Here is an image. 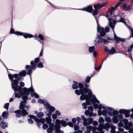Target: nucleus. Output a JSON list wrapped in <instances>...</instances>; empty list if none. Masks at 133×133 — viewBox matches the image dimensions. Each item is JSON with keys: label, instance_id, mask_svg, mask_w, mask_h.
Here are the masks:
<instances>
[{"label": "nucleus", "instance_id": "obj_1", "mask_svg": "<svg viewBox=\"0 0 133 133\" xmlns=\"http://www.w3.org/2000/svg\"><path fill=\"white\" fill-rule=\"evenodd\" d=\"M26 74V71L23 70L20 72L18 74H15L12 75L11 74L8 75L9 78L11 82V88L14 90L15 92L14 94L15 97L19 98L22 96L23 100L28 99V96L30 92V89L31 87L28 89L25 87L22 88V87L24 86V83L21 82L19 83L20 86L18 85L19 82L21 80L22 77H25Z\"/></svg>", "mask_w": 133, "mask_h": 133}, {"label": "nucleus", "instance_id": "obj_2", "mask_svg": "<svg viewBox=\"0 0 133 133\" xmlns=\"http://www.w3.org/2000/svg\"><path fill=\"white\" fill-rule=\"evenodd\" d=\"M78 86L81 94L80 97L81 100L83 101L85 99L88 105L90 104L91 103H93L94 102L99 103V101L96 98L95 96L92 95L91 90L84 88V85L82 83H79Z\"/></svg>", "mask_w": 133, "mask_h": 133}, {"label": "nucleus", "instance_id": "obj_3", "mask_svg": "<svg viewBox=\"0 0 133 133\" xmlns=\"http://www.w3.org/2000/svg\"><path fill=\"white\" fill-rule=\"evenodd\" d=\"M23 101H22L20 103V105L19 106L20 109L21 110H18L15 111V112L16 114V116L17 117H19L21 116V115L22 116H25L28 115V114L26 111L24 109L25 107V104L27 102V100H23Z\"/></svg>", "mask_w": 133, "mask_h": 133}, {"label": "nucleus", "instance_id": "obj_4", "mask_svg": "<svg viewBox=\"0 0 133 133\" xmlns=\"http://www.w3.org/2000/svg\"><path fill=\"white\" fill-rule=\"evenodd\" d=\"M115 16V19H113L111 18H108L109 23V26L114 32L115 26L116 22H123L124 21V19L121 16L117 15Z\"/></svg>", "mask_w": 133, "mask_h": 133}, {"label": "nucleus", "instance_id": "obj_5", "mask_svg": "<svg viewBox=\"0 0 133 133\" xmlns=\"http://www.w3.org/2000/svg\"><path fill=\"white\" fill-rule=\"evenodd\" d=\"M39 58L38 57L36 58L35 59V61H31V65H27L25 66V69H30L28 70L27 74L30 75L31 74L32 70H35L37 64L39 62Z\"/></svg>", "mask_w": 133, "mask_h": 133}, {"label": "nucleus", "instance_id": "obj_6", "mask_svg": "<svg viewBox=\"0 0 133 133\" xmlns=\"http://www.w3.org/2000/svg\"><path fill=\"white\" fill-rule=\"evenodd\" d=\"M102 108L104 109L102 111H101L102 109H101L100 111H98V114L99 116L103 115L106 116L107 115V113H108V111H109L110 110L112 111L113 110V108L112 107H108L107 108L103 106H102Z\"/></svg>", "mask_w": 133, "mask_h": 133}, {"label": "nucleus", "instance_id": "obj_7", "mask_svg": "<svg viewBox=\"0 0 133 133\" xmlns=\"http://www.w3.org/2000/svg\"><path fill=\"white\" fill-rule=\"evenodd\" d=\"M44 105L45 107V108L47 112V113H46V115L51 116L52 113L55 110V108L54 107L50 106L48 103L44 104Z\"/></svg>", "mask_w": 133, "mask_h": 133}, {"label": "nucleus", "instance_id": "obj_8", "mask_svg": "<svg viewBox=\"0 0 133 133\" xmlns=\"http://www.w3.org/2000/svg\"><path fill=\"white\" fill-rule=\"evenodd\" d=\"M95 19L96 21V22L97 24V32H101L100 35L102 37L104 36L106 34L105 32L104 31V29L103 28H100L98 26V20L97 19L96 17H95Z\"/></svg>", "mask_w": 133, "mask_h": 133}, {"label": "nucleus", "instance_id": "obj_9", "mask_svg": "<svg viewBox=\"0 0 133 133\" xmlns=\"http://www.w3.org/2000/svg\"><path fill=\"white\" fill-rule=\"evenodd\" d=\"M54 127V130H55L56 133H60L61 122L59 119H57L56 120L55 124Z\"/></svg>", "mask_w": 133, "mask_h": 133}, {"label": "nucleus", "instance_id": "obj_10", "mask_svg": "<svg viewBox=\"0 0 133 133\" xmlns=\"http://www.w3.org/2000/svg\"><path fill=\"white\" fill-rule=\"evenodd\" d=\"M123 115L121 114L114 116L113 118V122L115 123H117L119 121L122 120Z\"/></svg>", "mask_w": 133, "mask_h": 133}, {"label": "nucleus", "instance_id": "obj_11", "mask_svg": "<svg viewBox=\"0 0 133 133\" xmlns=\"http://www.w3.org/2000/svg\"><path fill=\"white\" fill-rule=\"evenodd\" d=\"M88 110H85L84 113L86 115H88L89 117H91L93 115V107L91 106H89L88 107Z\"/></svg>", "mask_w": 133, "mask_h": 133}, {"label": "nucleus", "instance_id": "obj_12", "mask_svg": "<svg viewBox=\"0 0 133 133\" xmlns=\"http://www.w3.org/2000/svg\"><path fill=\"white\" fill-rule=\"evenodd\" d=\"M104 50L105 52L108 53L109 54H113L116 52V50L113 47H112L111 49L109 50L107 46H105Z\"/></svg>", "mask_w": 133, "mask_h": 133}, {"label": "nucleus", "instance_id": "obj_13", "mask_svg": "<svg viewBox=\"0 0 133 133\" xmlns=\"http://www.w3.org/2000/svg\"><path fill=\"white\" fill-rule=\"evenodd\" d=\"M112 124L107 123L105 124L99 126V128L101 129H104L107 130H108L109 128L112 126Z\"/></svg>", "mask_w": 133, "mask_h": 133}, {"label": "nucleus", "instance_id": "obj_14", "mask_svg": "<svg viewBox=\"0 0 133 133\" xmlns=\"http://www.w3.org/2000/svg\"><path fill=\"white\" fill-rule=\"evenodd\" d=\"M106 3H103L101 4L98 3L95 4L94 5V7L95 9L97 10L105 6L106 5Z\"/></svg>", "mask_w": 133, "mask_h": 133}, {"label": "nucleus", "instance_id": "obj_15", "mask_svg": "<svg viewBox=\"0 0 133 133\" xmlns=\"http://www.w3.org/2000/svg\"><path fill=\"white\" fill-rule=\"evenodd\" d=\"M119 112L120 113L124 114L126 117H128L130 116V111L129 110H126L125 109H121L119 110Z\"/></svg>", "mask_w": 133, "mask_h": 133}, {"label": "nucleus", "instance_id": "obj_16", "mask_svg": "<svg viewBox=\"0 0 133 133\" xmlns=\"http://www.w3.org/2000/svg\"><path fill=\"white\" fill-rule=\"evenodd\" d=\"M93 121V119L90 118H88L83 122V124L84 126H87L91 124Z\"/></svg>", "mask_w": 133, "mask_h": 133}, {"label": "nucleus", "instance_id": "obj_17", "mask_svg": "<svg viewBox=\"0 0 133 133\" xmlns=\"http://www.w3.org/2000/svg\"><path fill=\"white\" fill-rule=\"evenodd\" d=\"M102 129H101L99 127L98 128L95 127L93 129L92 133H104V131Z\"/></svg>", "mask_w": 133, "mask_h": 133}, {"label": "nucleus", "instance_id": "obj_18", "mask_svg": "<svg viewBox=\"0 0 133 133\" xmlns=\"http://www.w3.org/2000/svg\"><path fill=\"white\" fill-rule=\"evenodd\" d=\"M35 121L37 122L36 124H37L38 127L39 128H40V127H39V124L40 123L43 124L45 122V119L44 118H41L40 119H35Z\"/></svg>", "mask_w": 133, "mask_h": 133}, {"label": "nucleus", "instance_id": "obj_19", "mask_svg": "<svg viewBox=\"0 0 133 133\" xmlns=\"http://www.w3.org/2000/svg\"><path fill=\"white\" fill-rule=\"evenodd\" d=\"M111 8L109 9V11L110 15L113 14L114 16L118 15L119 11L118 9H114L113 11H111Z\"/></svg>", "mask_w": 133, "mask_h": 133}, {"label": "nucleus", "instance_id": "obj_20", "mask_svg": "<svg viewBox=\"0 0 133 133\" xmlns=\"http://www.w3.org/2000/svg\"><path fill=\"white\" fill-rule=\"evenodd\" d=\"M34 89L31 87L30 89V92H31V96L32 97L35 96L37 98H39V95L37 93L34 92Z\"/></svg>", "mask_w": 133, "mask_h": 133}, {"label": "nucleus", "instance_id": "obj_21", "mask_svg": "<svg viewBox=\"0 0 133 133\" xmlns=\"http://www.w3.org/2000/svg\"><path fill=\"white\" fill-rule=\"evenodd\" d=\"M10 32V33L11 34H15L16 35L18 36H22L23 34V33L21 32H19L18 31L15 32L13 28L11 29Z\"/></svg>", "mask_w": 133, "mask_h": 133}, {"label": "nucleus", "instance_id": "obj_22", "mask_svg": "<svg viewBox=\"0 0 133 133\" xmlns=\"http://www.w3.org/2000/svg\"><path fill=\"white\" fill-rule=\"evenodd\" d=\"M82 10L87 11L89 12H91L92 11L93 9L92 6L91 5H89L87 8H85L84 9H82Z\"/></svg>", "mask_w": 133, "mask_h": 133}, {"label": "nucleus", "instance_id": "obj_23", "mask_svg": "<svg viewBox=\"0 0 133 133\" xmlns=\"http://www.w3.org/2000/svg\"><path fill=\"white\" fill-rule=\"evenodd\" d=\"M111 111L110 110L108 112V114L110 116H116L118 115V112L116 110H114L112 112H111Z\"/></svg>", "mask_w": 133, "mask_h": 133}, {"label": "nucleus", "instance_id": "obj_24", "mask_svg": "<svg viewBox=\"0 0 133 133\" xmlns=\"http://www.w3.org/2000/svg\"><path fill=\"white\" fill-rule=\"evenodd\" d=\"M93 106L95 109H97L98 108V110L100 111L101 109L102 108V104H100L99 105L98 104L94 103L93 104Z\"/></svg>", "mask_w": 133, "mask_h": 133}, {"label": "nucleus", "instance_id": "obj_25", "mask_svg": "<svg viewBox=\"0 0 133 133\" xmlns=\"http://www.w3.org/2000/svg\"><path fill=\"white\" fill-rule=\"evenodd\" d=\"M23 34L22 35H23L24 38H30L33 37L34 36L31 34H25L23 33Z\"/></svg>", "mask_w": 133, "mask_h": 133}, {"label": "nucleus", "instance_id": "obj_26", "mask_svg": "<svg viewBox=\"0 0 133 133\" xmlns=\"http://www.w3.org/2000/svg\"><path fill=\"white\" fill-rule=\"evenodd\" d=\"M73 82L75 83L73 84L72 85V88L75 89H76L78 88V84L79 83H78L77 82H76L73 81Z\"/></svg>", "mask_w": 133, "mask_h": 133}, {"label": "nucleus", "instance_id": "obj_27", "mask_svg": "<svg viewBox=\"0 0 133 133\" xmlns=\"http://www.w3.org/2000/svg\"><path fill=\"white\" fill-rule=\"evenodd\" d=\"M9 115L8 112L7 111H4L3 112L2 114V116L4 118H6Z\"/></svg>", "mask_w": 133, "mask_h": 133}, {"label": "nucleus", "instance_id": "obj_28", "mask_svg": "<svg viewBox=\"0 0 133 133\" xmlns=\"http://www.w3.org/2000/svg\"><path fill=\"white\" fill-rule=\"evenodd\" d=\"M122 3V2H119L117 3L115 7H113L111 8V11H113L114 9L118 7Z\"/></svg>", "mask_w": 133, "mask_h": 133}, {"label": "nucleus", "instance_id": "obj_29", "mask_svg": "<svg viewBox=\"0 0 133 133\" xmlns=\"http://www.w3.org/2000/svg\"><path fill=\"white\" fill-rule=\"evenodd\" d=\"M123 8L126 10L129 11L131 9V8L130 6L127 5L125 4H124L123 6Z\"/></svg>", "mask_w": 133, "mask_h": 133}, {"label": "nucleus", "instance_id": "obj_30", "mask_svg": "<svg viewBox=\"0 0 133 133\" xmlns=\"http://www.w3.org/2000/svg\"><path fill=\"white\" fill-rule=\"evenodd\" d=\"M1 123L2 125L1 127L2 129H4L5 128L8 127V124L7 123L2 121Z\"/></svg>", "mask_w": 133, "mask_h": 133}, {"label": "nucleus", "instance_id": "obj_31", "mask_svg": "<svg viewBox=\"0 0 133 133\" xmlns=\"http://www.w3.org/2000/svg\"><path fill=\"white\" fill-rule=\"evenodd\" d=\"M97 42L98 43H101L103 42V39L100 37L99 35L97 36Z\"/></svg>", "mask_w": 133, "mask_h": 133}, {"label": "nucleus", "instance_id": "obj_32", "mask_svg": "<svg viewBox=\"0 0 133 133\" xmlns=\"http://www.w3.org/2000/svg\"><path fill=\"white\" fill-rule=\"evenodd\" d=\"M105 120L106 122L108 123H109V124H111L112 123V122L111 121V120L110 118H109L108 117H106L105 116Z\"/></svg>", "mask_w": 133, "mask_h": 133}, {"label": "nucleus", "instance_id": "obj_33", "mask_svg": "<svg viewBox=\"0 0 133 133\" xmlns=\"http://www.w3.org/2000/svg\"><path fill=\"white\" fill-rule=\"evenodd\" d=\"M104 119L102 117H100L99 119V122L100 123L99 125H103L104 122Z\"/></svg>", "mask_w": 133, "mask_h": 133}, {"label": "nucleus", "instance_id": "obj_34", "mask_svg": "<svg viewBox=\"0 0 133 133\" xmlns=\"http://www.w3.org/2000/svg\"><path fill=\"white\" fill-rule=\"evenodd\" d=\"M48 116V117H46L45 118L46 121L48 124L51 122V119L50 118L51 116Z\"/></svg>", "mask_w": 133, "mask_h": 133}, {"label": "nucleus", "instance_id": "obj_35", "mask_svg": "<svg viewBox=\"0 0 133 133\" xmlns=\"http://www.w3.org/2000/svg\"><path fill=\"white\" fill-rule=\"evenodd\" d=\"M44 115V114L42 112H40L37 114V116L39 118H41Z\"/></svg>", "mask_w": 133, "mask_h": 133}, {"label": "nucleus", "instance_id": "obj_36", "mask_svg": "<svg viewBox=\"0 0 133 133\" xmlns=\"http://www.w3.org/2000/svg\"><path fill=\"white\" fill-rule=\"evenodd\" d=\"M133 124L132 122H130L128 123L126 127V128L127 129L129 128L132 127Z\"/></svg>", "mask_w": 133, "mask_h": 133}, {"label": "nucleus", "instance_id": "obj_37", "mask_svg": "<svg viewBox=\"0 0 133 133\" xmlns=\"http://www.w3.org/2000/svg\"><path fill=\"white\" fill-rule=\"evenodd\" d=\"M95 50V47L94 46L91 47H90L89 48V52L92 53Z\"/></svg>", "mask_w": 133, "mask_h": 133}, {"label": "nucleus", "instance_id": "obj_38", "mask_svg": "<svg viewBox=\"0 0 133 133\" xmlns=\"http://www.w3.org/2000/svg\"><path fill=\"white\" fill-rule=\"evenodd\" d=\"M92 76L93 75H92L90 77L89 76L87 77V78L85 79V81L86 83H88L90 82V79Z\"/></svg>", "mask_w": 133, "mask_h": 133}, {"label": "nucleus", "instance_id": "obj_39", "mask_svg": "<svg viewBox=\"0 0 133 133\" xmlns=\"http://www.w3.org/2000/svg\"><path fill=\"white\" fill-rule=\"evenodd\" d=\"M60 122H61V125L64 127H65L66 126L67 124L65 121L63 120H62L61 121H60Z\"/></svg>", "mask_w": 133, "mask_h": 133}, {"label": "nucleus", "instance_id": "obj_40", "mask_svg": "<svg viewBox=\"0 0 133 133\" xmlns=\"http://www.w3.org/2000/svg\"><path fill=\"white\" fill-rule=\"evenodd\" d=\"M98 12V11L97 10L95 9L94 10L93 12L92 13V15L94 16L95 17H95H96V16H95L97 14ZM96 17L97 18V17L96 16ZM97 19L98 20L97 18Z\"/></svg>", "mask_w": 133, "mask_h": 133}, {"label": "nucleus", "instance_id": "obj_41", "mask_svg": "<svg viewBox=\"0 0 133 133\" xmlns=\"http://www.w3.org/2000/svg\"><path fill=\"white\" fill-rule=\"evenodd\" d=\"M122 121L123 122H124L125 126V127L127 125L128 123V120L127 119H125L123 120H122Z\"/></svg>", "mask_w": 133, "mask_h": 133}, {"label": "nucleus", "instance_id": "obj_42", "mask_svg": "<svg viewBox=\"0 0 133 133\" xmlns=\"http://www.w3.org/2000/svg\"><path fill=\"white\" fill-rule=\"evenodd\" d=\"M133 48V43L131 45L129 48H128V50L127 52H129L132 50V49Z\"/></svg>", "mask_w": 133, "mask_h": 133}, {"label": "nucleus", "instance_id": "obj_43", "mask_svg": "<svg viewBox=\"0 0 133 133\" xmlns=\"http://www.w3.org/2000/svg\"><path fill=\"white\" fill-rule=\"evenodd\" d=\"M87 105H88L87 103H83L82 104V105L83 107V108L84 109H86L87 108Z\"/></svg>", "mask_w": 133, "mask_h": 133}, {"label": "nucleus", "instance_id": "obj_44", "mask_svg": "<svg viewBox=\"0 0 133 133\" xmlns=\"http://www.w3.org/2000/svg\"><path fill=\"white\" fill-rule=\"evenodd\" d=\"M120 122L118 124V125L120 127H122L124 126L122 120L120 121Z\"/></svg>", "mask_w": 133, "mask_h": 133}, {"label": "nucleus", "instance_id": "obj_45", "mask_svg": "<svg viewBox=\"0 0 133 133\" xmlns=\"http://www.w3.org/2000/svg\"><path fill=\"white\" fill-rule=\"evenodd\" d=\"M38 38L41 40H43L44 38V36L41 34H39L38 35Z\"/></svg>", "mask_w": 133, "mask_h": 133}, {"label": "nucleus", "instance_id": "obj_46", "mask_svg": "<svg viewBox=\"0 0 133 133\" xmlns=\"http://www.w3.org/2000/svg\"><path fill=\"white\" fill-rule=\"evenodd\" d=\"M75 92L76 94L78 95H79L80 94H81L80 91V90H79L78 89L76 90L75 91Z\"/></svg>", "mask_w": 133, "mask_h": 133}, {"label": "nucleus", "instance_id": "obj_47", "mask_svg": "<svg viewBox=\"0 0 133 133\" xmlns=\"http://www.w3.org/2000/svg\"><path fill=\"white\" fill-rule=\"evenodd\" d=\"M9 103H5L4 106V108L6 109L7 110H8V109L9 106Z\"/></svg>", "mask_w": 133, "mask_h": 133}, {"label": "nucleus", "instance_id": "obj_48", "mask_svg": "<svg viewBox=\"0 0 133 133\" xmlns=\"http://www.w3.org/2000/svg\"><path fill=\"white\" fill-rule=\"evenodd\" d=\"M29 116L31 118L33 119L35 121V119H37V118H36V117L32 115H30Z\"/></svg>", "mask_w": 133, "mask_h": 133}, {"label": "nucleus", "instance_id": "obj_49", "mask_svg": "<svg viewBox=\"0 0 133 133\" xmlns=\"http://www.w3.org/2000/svg\"><path fill=\"white\" fill-rule=\"evenodd\" d=\"M48 124L49 125V128L54 129V124L53 123L50 122Z\"/></svg>", "mask_w": 133, "mask_h": 133}, {"label": "nucleus", "instance_id": "obj_50", "mask_svg": "<svg viewBox=\"0 0 133 133\" xmlns=\"http://www.w3.org/2000/svg\"><path fill=\"white\" fill-rule=\"evenodd\" d=\"M127 129L129 130V133H133V127L129 128Z\"/></svg>", "mask_w": 133, "mask_h": 133}, {"label": "nucleus", "instance_id": "obj_51", "mask_svg": "<svg viewBox=\"0 0 133 133\" xmlns=\"http://www.w3.org/2000/svg\"><path fill=\"white\" fill-rule=\"evenodd\" d=\"M37 66L38 68H41L43 67V65L41 62H40L38 64Z\"/></svg>", "mask_w": 133, "mask_h": 133}, {"label": "nucleus", "instance_id": "obj_52", "mask_svg": "<svg viewBox=\"0 0 133 133\" xmlns=\"http://www.w3.org/2000/svg\"><path fill=\"white\" fill-rule=\"evenodd\" d=\"M53 129L50 128H48L47 130V132L48 133H51L52 132Z\"/></svg>", "mask_w": 133, "mask_h": 133}, {"label": "nucleus", "instance_id": "obj_53", "mask_svg": "<svg viewBox=\"0 0 133 133\" xmlns=\"http://www.w3.org/2000/svg\"><path fill=\"white\" fill-rule=\"evenodd\" d=\"M42 127L44 129H46L48 127V125L46 124H44Z\"/></svg>", "mask_w": 133, "mask_h": 133}, {"label": "nucleus", "instance_id": "obj_54", "mask_svg": "<svg viewBox=\"0 0 133 133\" xmlns=\"http://www.w3.org/2000/svg\"><path fill=\"white\" fill-rule=\"evenodd\" d=\"M122 22L124 23L125 25L129 29H131V28L130 27L127 25L126 23L125 22V19L124 21L123 22Z\"/></svg>", "mask_w": 133, "mask_h": 133}, {"label": "nucleus", "instance_id": "obj_55", "mask_svg": "<svg viewBox=\"0 0 133 133\" xmlns=\"http://www.w3.org/2000/svg\"><path fill=\"white\" fill-rule=\"evenodd\" d=\"M103 42L104 44H107L109 43V41L105 39H103Z\"/></svg>", "mask_w": 133, "mask_h": 133}, {"label": "nucleus", "instance_id": "obj_56", "mask_svg": "<svg viewBox=\"0 0 133 133\" xmlns=\"http://www.w3.org/2000/svg\"><path fill=\"white\" fill-rule=\"evenodd\" d=\"M55 114H56V115L57 116H60L61 115V113L58 110H56L55 111Z\"/></svg>", "mask_w": 133, "mask_h": 133}, {"label": "nucleus", "instance_id": "obj_57", "mask_svg": "<svg viewBox=\"0 0 133 133\" xmlns=\"http://www.w3.org/2000/svg\"><path fill=\"white\" fill-rule=\"evenodd\" d=\"M87 129L91 131L92 129V127L91 126H88L87 127Z\"/></svg>", "mask_w": 133, "mask_h": 133}, {"label": "nucleus", "instance_id": "obj_58", "mask_svg": "<svg viewBox=\"0 0 133 133\" xmlns=\"http://www.w3.org/2000/svg\"><path fill=\"white\" fill-rule=\"evenodd\" d=\"M28 121L29 123L30 124H32L33 122V120L31 119H29Z\"/></svg>", "mask_w": 133, "mask_h": 133}, {"label": "nucleus", "instance_id": "obj_59", "mask_svg": "<svg viewBox=\"0 0 133 133\" xmlns=\"http://www.w3.org/2000/svg\"><path fill=\"white\" fill-rule=\"evenodd\" d=\"M38 102L41 104H43L44 103V101L41 99H39L38 100Z\"/></svg>", "mask_w": 133, "mask_h": 133}, {"label": "nucleus", "instance_id": "obj_60", "mask_svg": "<svg viewBox=\"0 0 133 133\" xmlns=\"http://www.w3.org/2000/svg\"><path fill=\"white\" fill-rule=\"evenodd\" d=\"M74 129L75 130H77L78 129V126L76 124L74 125Z\"/></svg>", "mask_w": 133, "mask_h": 133}, {"label": "nucleus", "instance_id": "obj_61", "mask_svg": "<svg viewBox=\"0 0 133 133\" xmlns=\"http://www.w3.org/2000/svg\"><path fill=\"white\" fill-rule=\"evenodd\" d=\"M101 65L100 66H99L98 67H95V69L97 71H99L100 69H101Z\"/></svg>", "mask_w": 133, "mask_h": 133}, {"label": "nucleus", "instance_id": "obj_62", "mask_svg": "<svg viewBox=\"0 0 133 133\" xmlns=\"http://www.w3.org/2000/svg\"><path fill=\"white\" fill-rule=\"evenodd\" d=\"M93 125L94 126H96L98 124V122H97L96 121H94L92 122Z\"/></svg>", "mask_w": 133, "mask_h": 133}, {"label": "nucleus", "instance_id": "obj_63", "mask_svg": "<svg viewBox=\"0 0 133 133\" xmlns=\"http://www.w3.org/2000/svg\"><path fill=\"white\" fill-rule=\"evenodd\" d=\"M131 30V35L130 37H129V38L130 39L131 37L133 38V29H130Z\"/></svg>", "mask_w": 133, "mask_h": 133}, {"label": "nucleus", "instance_id": "obj_64", "mask_svg": "<svg viewBox=\"0 0 133 133\" xmlns=\"http://www.w3.org/2000/svg\"><path fill=\"white\" fill-rule=\"evenodd\" d=\"M72 122L73 123H76V121H77V119H76V118H73L72 119Z\"/></svg>", "mask_w": 133, "mask_h": 133}]
</instances>
